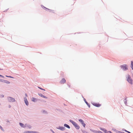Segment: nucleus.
<instances>
[{
    "label": "nucleus",
    "instance_id": "5701e85b",
    "mask_svg": "<svg viewBox=\"0 0 133 133\" xmlns=\"http://www.w3.org/2000/svg\"><path fill=\"white\" fill-rule=\"evenodd\" d=\"M6 76V77H8L11 78H13V77H11V76Z\"/></svg>",
    "mask_w": 133,
    "mask_h": 133
},
{
    "label": "nucleus",
    "instance_id": "9d476101",
    "mask_svg": "<svg viewBox=\"0 0 133 133\" xmlns=\"http://www.w3.org/2000/svg\"><path fill=\"white\" fill-rule=\"evenodd\" d=\"M59 129L62 130H65V128L63 127H61L59 128Z\"/></svg>",
    "mask_w": 133,
    "mask_h": 133
},
{
    "label": "nucleus",
    "instance_id": "473e14b6",
    "mask_svg": "<svg viewBox=\"0 0 133 133\" xmlns=\"http://www.w3.org/2000/svg\"><path fill=\"white\" fill-rule=\"evenodd\" d=\"M1 79H0V81H1Z\"/></svg>",
    "mask_w": 133,
    "mask_h": 133
},
{
    "label": "nucleus",
    "instance_id": "2eb2a0df",
    "mask_svg": "<svg viewBox=\"0 0 133 133\" xmlns=\"http://www.w3.org/2000/svg\"><path fill=\"white\" fill-rule=\"evenodd\" d=\"M131 67L132 69L133 70V61H131Z\"/></svg>",
    "mask_w": 133,
    "mask_h": 133
},
{
    "label": "nucleus",
    "instance_id": "0eeeda50",
    "mask_svg": "<svg viewBox=\"0 0 133 133\" xmlns=\"http://www.w3.org/2000/svg\"><path fill=\"white\" fill-rule=\"evenodd\" d=\"M66 82L64 78H62L61 80L60 81V83L61 84H63Z\"/></svg>",
    "mask_w": 133,
    "mask_h": 133
},
{
    "label": "nucleus",
    "instance_id": "f257e3e1",
    "mask_svg": "<svg viewBox=\"0 0 133 133\" xmlns=\"http://www.w3.org/2000/svg\"><path fill=\"white\" fill-rule=\"evenodd\" d=\"M70 121L74 125L76 129H79V126L75 122L71 120H70Z\"/></svg>",
    "mask_w": 133,
    "mask_h": 133
},
{
    "label": "nucleus",
    "instance_id": "f8f14e48",
    "mask_svg": "<svg viewBox=\"0 0 133 133\" xmlns=\"http://www.w3.org/2000/svg\"><path fill=\"white\" fill-rule=\"evenodd\" d=\"M64 126L69 129H70V127L68 125L66 124H64Z\"/></svg>",
    "mask_w": 133,
    "mask_h": 133
},
{
    "label": "nucleus",
    "instance_id": "f03ea898",
    "mask_svg": "<svg viewBox=\"0 0 133 133\" xmlns=\"http://www.w3.org/2000/svg\"><path fill=\"white\" fill-rule=\"evenodd\" d=\"M126 78L127 79V81L130 84H132V80L131 79L130 76L129 75H128L126 76Z\"/></svg>",
    "mask_w": 133,
    "mask_h": 133
},
{
    "label": "nucleus",
    "instance_id": "7ed1b4c3",
    "mask_svg": "<svg viewBox=\"0 0 133 133\" xmlns=\"http://www.w3.org/2000/svg\"><path fill=\"white\" fill-rule=\"evenodd\" d=\"M123 70H127L128 68L127 65L126 64H124L121 66Z\"/></svg>",
    "mask_w": 133,
    "mask_h": 133
},
{
    "label": "nucleus",
    "instance_id": "20e7f679",
    "mask_svg": "<svg viewBox=\"0 0 133 133\" xmlns=\"http://www.w3.org/2000/svg\"><path fill=\"white\" fill-rule=\"evenodd\" d=\"M8 99L9 101L10 102H14L15 101L14 98L10 97H8Z\"/></svg>",
    "mask_w": 133,
    "mask_h": 133
},
{
    "label": "nucleus",
    "instance_id": "393cba45",
    "mask_svg": "<svg viewBox=\"0 0 133 133\" xmlns=\"http://www.w3.org/2000/svg\"><path fill=\"white\" fill-rule=\"evenodd\" d=\"M28 128H31V127L30 125H29L28 126Z\"/></svg>",
    "mask_w": 133,
    "mask_h": 133
},
{
    "label": "nucleus",
    "instance_id": "412c9836",
    "mask_svg": "<svg viewBox=\"0 0 133 133\" xmlns=\"http://www.w3.org/2000/svg\"><path fill=\"white\" fill-rule=\"evenodd\" d=\"M105 133H112L111 131H108L107 132H105Z\"/></svg>",
    "mask_w": 133,
    "mask_h": 133
},
{
    "label": "nucleus",
    "instance_id": "6e6552de",
    "mask_svg": "<svg viewBox=\"0 0 133 133\" xmlns=\"http://www.w3.org/2000/svg\"><path fill=\"white\" fill-rule=\"evenodd\" d=\"M24 102L26 105H28L29 104V103L27 99L26 98H24Z\"/></svg>",
    "mask_w": 133,
    "mask_h": 133
},
{
    "label": "nucleus",
    "instance_id": "c85d7f7f",
    "mask_svg": "<svg viewBox=\"0 0 133 133\" xmlns=\"http://www.w3.org/2000/svg\"><path fill=\"white\" fill-rule=\"evenodd\" d=\"M2 97H4V96L3 95H2Z\"/></svg>",
    "mask_w": 133,
    "mask_h": 133
},
{
    "label": "nucleus",
    "instance_id": "aec40b11",
    "mask_svg": "<svg viewBox=\"0 0 133 133\" xmlns=\"http://www.w3.org/2000/svg\"><path fill=\"white\" fill-rule=\"evenodd\" d=\"M97 133H102V132L100 131H98L97 132Z\"/></svg>",
    "mask_w": 133,
    "mask_h": 133
},
{
    "label": "nucleus",
    "instance_id": "b1692460",
    "mask_svg": "<svg viewBox=\"0 0 133 133\" xmlns=\"http://www.w3.org/2000/svg\"><path fill=\"white\" fill-rule=\"evenodd\" d=\"M38 88L39 89H41L42 90H44V91L45 90L44 89H42V88H40V87H38Z\"/></svg>",
    "mask_w": 133,
    "mask_h": 133
},
{
    "label": "nucleus",
    "instance_id": "7c9ffc66",
    "mask_svg": "<svg viewBox=\"0 0 133 133\" xmlns=\"http://www.w3.org/2000/svg\"><path fill=\"white\" fill-rule=\"evenodd\" d=\"M2 128V127L0 125V128Z\"/></svg>",
    "mask_w": 133,
    "mask_h": 133
},
{
    "label": "nucleus",
    "instance_id": "4468645a",
    "mask_svg": "<svg viewBox=\"0 0 133 133\" xmlns=\"http://www.w3.org/2000/svg\"><path fill=\"white\" fill-rule=\"evenodd\" d=\"M19 124L22 127L24 128L25 127V126H24V124H23L20 123H19Z\"/></svg>",
    "mask_w": 133,
    "mask_h": 133
},
{
    "label": "nucleus",
    "instance_id": "bb28decb",
    "mask_svg": "<svg viewBox=\"0 0 133 133\" xmlns=\"http://www.w3.org/2000/svg\"><path fill=\"white\" fill-rule=\"evenodd\" d=\"M68 87H69V88H70V85L68 84Z\"/></svg>",
    "mask_w": 133,
    "mask_h": 133
},
{
    "label": "nucleus",
    "instance_id": "f3484780",
    "mask_svg": "<svg viewBox=\"0 0 133 133\" xmlns=\"http://www.w3.org/2000/svg\"><path fill=\"white\" fill-rule=\"evenodd\" d=\"M4 82L7 84H9L10 83V82H9L6 80H5L4 81Z\"/></svg>",
    "mask_w": 133,
    "mask_h": 133
},
{
    "label": "nucleus",
    "instance_id": "a878e982",
    "mask_svg": "<svg viewBox=\"0 0 133 133\" xmlns=\"http://www.w3.org/2000/svg\"><path fill=\"white\" fill-rule=\"evenodd\" d=\"M44 8H45L46 9H47L48 10H50V11H53V10H50V9H48L47 8H45V7H44Z\"/></svg>",
    "mask_w": 133,
    "mask_h": 133
},
{
    "label": "nucleus",
    "instance_id": "a211bd4d",
    "mask_svg": "<svg viewBox=\"0 0 133 133\" xmlns=\"http://www.w3.org/2000/svg\"><path fill=\"white\" fill-rule=\"evenodd\" d=\"M85 103H86V104L89 106V107H90V106L89 105V104H88V102L86 101V100H85Z\"/></svg>",
    "mask_w": 133,
    "mask_h": 133
},
{
    "label": "nucleus",
    "instance_id": "cd10ccee",
    "mask_svg": "<svg viewBox=\"0 0 133 133\" xmlns=\"http://www.w3.org/2000/svg\"><path fill=\"white\" fill-rule=\"evenodd\" d=\"M25 95L27 97V95L26 94H25Z\"/></svg>",
    "mask_w": 133,
    "mask_h": 133
},
{
    "label": "nucleus",
    "instance_id": "dca6fc26",
    "mask_svg": "<svg viewBox=\"0 0 133 133\" xmlns=\"http://www.w3.org/2000/svg\"><path fill=\"white\" fill-rule=\"evenodd\" d=\"M36 100V99L34 97H33L32 98V101L34 102H35Z\"/></svg>",
    "mask_w": 133,
    "mask_h": 133
},
{
    "label": "nucleus",
    "instance_id": "6ab92c4d",
    "mask_svg": "<svg viewBox=\"0 0 133 133\" xmlns=\"http://www.w3.org/2000/svg\"><path fill=\"white\" fill-rule=\"evenodd\" d=\"M117 132V133H125L124 132H121V131H118Z\"/></svg>",
    "mask_w": 133,
    "mask_h": 133
},
{
    "label": "nucleus",
    "instance_id": "ddd939ff",
    "mask_svg": "<svg viewBox=\"0 0 133 133\" xmlns=\"http://www.w3.org/2000/svg\"><path fill=\"white\" fill-rule=\"evenodd\" d=\"M100 129L101 130L105 132H106L107 131V130L104 129L100 128Z\"/></svg>",
    "mask_w": 133,
    "mask_h": 133
},
{
    "label": "nucleus",
    "instance_id": "39448f33",
    "mask_svg": "<svg viewBox=\"0 0 133 133\" xmlns=\"http://www.w3.org/2000/svg\"><path fill=\"white\" fill-rule=\"evenodd\" d=\"M79 121L81 123L84 127H85V124L84 123V121L81 119L79 120Z\"/></svg>",
    "mask_w": 133,
    "mask_h": 133
},
{
    "label": "nucleus",
    "instance_id": "1a4fd4ad",
    "mask_svg": "<svg viewBox=\"0 0 133 133\" xmlns=\"http://www.w3.org/2000/svg\"><path fill=\"white\" fill-rule=\"evenodd\" d=\"M93 105H94L97 107H99L101 105L99 103H94Z\"/></svg>",
    "mask_w": 133,
    "mask_h": 133
},
{
    "label": "nucleus",
    "instance_id": "c756f323",
    "mask_svg": "<svg viewBox=\"0 0 133 133\" xmlns=\"http://www.w3.org/2000/svg\"><path fill=\"white\" fill-rule=\"evenodd\" d=\"M10 107H11V106L10 105H9V108H10Z\"/></svg>",
    "mask_w": 133,
    "mask_h": 133
},
{
    "label": "nucleus",
    "instance_id": "9b49d317",
    "mask_svg": "<svg viewBox=\"0 0 133 133\" xmlns=\"http://www.w3.org/2000/svg\"><path fill=\"white\" fill-rule=\"evenodd\" d=\"M39 95L40 96H41V97H43L44 98H47V97H46L45 96L41 94H39Z\"/></svg>",
    "mask_w": 133,
    "mask_h": 133
},
{
    "label": "nucleus",
    "instance_id": "423d86ee",
    "mask_svg": "<svg viewBox=\"0 0 133 133\" xmlns=\"http://www.w3.org/2000/svg\"><path fill=\"white\" fill-rule=\"evenodd\" d=\"M24 133H38V132H37L34 131H25Z\"/></svg>",
    "mask_w": 133,
    "mask_h": 133
},
{
    "label": "nucleus",
    "instance_id": "4be33fe9",
    "mask_svg": "<svg viewBox=\"0 0 133 133\" xmlns=\"http://www.w3.org/2000/svg\"><path fill=\"white\" fill-rule=\"evenodd\" d=\"M124 131L126 132H128V133H131L129 131H127V130H124Z\"/></svg>",
    "mask_w": 133,
    "mask_h": 133
},
{
    "label": "nucleus",
    "instance_id": "2f4dec72",
    "mask_svg": "<svg viewBox=\"0 0 133 133\" xmlns=\"http://www.w3.org/2000/svg\"><path fill=\"white\" fill-rule=\"evenodd\" d=\"M0 76H2V77H3V76H2V75H0Z\"/></svg>",
    "mask_w": 133,
    "mask_h": 133
}]
</instances>
